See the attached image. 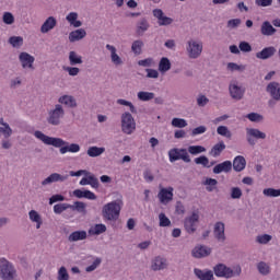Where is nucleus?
Instances as JSON below:
<instances>
[{
  "label": "nucleus",
  "mask_w": 280,
  "mask_h": 280,
  "mask_svg": "<svg viewBox=\"0 0 280 280\" xmlns=\"http://www.w3.org/2000/svg\"><path fill=\"white\" fill-rule=\"evenodd\" d=\"M213 249L206 245H197L191 250V255L195 259H205V257H209Z\"/></svg>",
  "instance_id": "13"
},
{
  "label": "nucleus",
  "mask_w": 280,
  "mask_h": 280,
  "mask_svg": "<svg viewBox=\"0 0 280 280\" xmlns=\"http://www.w3.org/2000/svg\"><path fill=\"white\" fill-rule=\"evenodd\" d=\"M19 60L23 69H32V71H34V60H36V58L30 55V52H21L19 55Z\"/></svg>",
  "instance_id": "16"
},
{
  "label": "nucleus",
  "mask_w": 280,
  "mask_h": 280,
  "mask_svg": "<svg viewBox=\"0 0 280 280\" xmlns=\"http://www.w3.org/2000/svg\"><path fill=\"white\" fill-rule=\"evenodd\" d=\"M121 131L125 135H132L135 130H137V122L135 121V117L129 112H125L121 114Z\"/></svg>",
  "instance_id": "5"
},
{
  "label": "nucleus",
  "mask_w": 280,
  "mask_h": 280,
  "mask_svg": "<svg viewBox=\"0 0 280 280\" xmlns=\"http://www.w3.org/2000/svg\"><path fill=\"white\" fill-rule=\"evenodd\" d=\"M232 167L234 172H244L246 170V159L242 155H238L234 159Z\"/></svg>",
  "instance_id": "27"
},
{
  "label": "nucleus",
  "mask_w": 280,
  "mask_h": 280,
  "mask_svg": "<svg viewBox=\"0 0 280 280\" xmlns=\"http://www.w3.org/2000/svg\"><path fill=\"white\" fill-rule=\"evenodd\" d=\"M205 185H208L206 187L207 191H213L218 185V179L209 177L206 179Z\"/></svg>",
  "instance_id": "51"
},
{
  "label": "nucleus",
  "mask_w": 280,
  "mask_h": 280,
  "mask_svg": "<svg viewBox=\"0 0 280 280\" xmlns=\"http://www.w3.org/2000/svg\"><path fill=\"white\" fill-rule=\"evenodd\" d=\"M172 69V61H170V58L162 57L159 62V71L160 73H167Z\"/></svg>",
  "instance_id": "32"
},
{
  "label": "nucleus",
  "mask_w": 280,
  "mask_h": 280,
  "mask_svg": "<svg viewBox=\"0 0 280 280\" xmlns=\"http://www.w3.org/2000/svg\"><path fill=\"white\" fill-rule=\"evenodd\" d=\"M150 30V23L148 22V19L142 18L138 23H137V28H136V34L138 36H143L145 32Z\"/></svg>",
  "instance_id": "28"
},
{
  "label": "nucleus",
  "mask_w": 280,
  "mask_h": 280,
  "mask_svg": "<svg viewBox=\"0 0 280 280\" xmlns=\"http://www.w3.org/2000/svg\"><path fill=\"white\" fill-rule=\"evenodd\" d=\"M131 51H133L136 56H141V54L143 52V40H135L131 45Z\"/></svg>",
  "instance_id": "36"
},
{
  "label": "nucleus",
  "mask_w": 280,
  "mask_h": 280,
  "mask_svg": "<svg viewBox=\"0 0 280 280\" xmlns=\"http://www.w3.org/2000/svg\"><path fill=\"white\" fill-rule=\"evenodd\" d=\"M62 117H65V108L60 104H57L54 109L48 112L47 122L50 126H60V119Z\"/></svg>",
  "instance_id": "7"
},
{
  "label": "nucleus",
  "mask_w": 280,
  "mask_h": 280,
  "mask_svg": "<svg viewBox=\"0 0 280 280\" xmlns=\"http://www.w3.org/2000/svg\"><path fill=\"white\" fill-rule=\"evenodd\" d=\"M228 69L230 71H244V69H246V67L245 66H240L235 62H229L228 63Z\"/></svg>",
  "instance_id": "61"
},
{
  "label": "nucleus",
  "mask_w": 280,
  "mask_h": 280,
  "mask_svg": "<svg viewBox=\"0 0 280 280\" xmlns=\"http://www.w3.org/2000/svg\"><path fill=\"white\" fill-rule=\"evenodd\" d=\"M240 25H242L241 19H232L228 21V27L230 30H235L236 27H240Z\"/></svg>",
  "instance_id": "58"
},
{
  "label": "nucleus",
  "mask_w": 280,
  "mask_h": 280,
  "mask_svg": "<svg viewBox=\"0 0 280 280\" xmlns=\"http://www.w3.org/2000/svg\"><path fill=\"white\" fill-rule=\"evenodd\" d=\"M266 139V132L257 128H247L246 129V141L248 145L255 147L257 144L256 140Z\"/></svg>",
  "instance_id": "9"
},
{
  "label": "nucleus",
  "mask_w": 280,
  "mask_h": 280,
  "mask_svg": "<svg viewBox=\"0 0 280 280\" xmlns=\"http://www.w3.org/2000/svg\"><path fill=\"white\" fill-rule=\"evenodd\" d=\"M238 49H240V51L248 54V52L253 51V46H250V44L248 42H241L238 44Z\"/></svg>",
  "instance_id": "53"
},
{
  "label": "nucleus",
  "mask_w": 280,
  "mask_h": 280,
  "mask_svg": "<svg viewBox=\"0 0 280 280\" xmlns=\"http://www.w3.org/2000/svg\"><path fill=\"white\" fill-rule=\"evenodd\" d=\"M117 104H119L120 106H128L130 113H132L133 115H137V107H135L132 102L126 101L124 98H119V100H117Z\"/></svg>",
  "instance_id": "42"
},
{
  "label": "nucleus",
  "mask_w": 280,
  "mask_h": 280,
  "mask_svg": "<svg viewBox=\"0 0 280 280\" xmlns=\"http://www.w3.org/2000/svg\"><path fill=\"white\" fill-rule=\"evenodd\" d=\"M217 133L221 137H225L226 139H231V137H233V133L231 132V130H229V127L226 126H219L217 128Z\"/></svg>",
  "instance_id": "40"
},
{
  "label": "nucleus",
  "mask_w": 280,
  "mask_h": 280,
  "mask_svg": "<svg viewBox=\"0 0 280 280\" xmlns=\"http://www.w3.org/2000/svg\"><path fill=\"white\" fill-rule=\"evenodd\" d=\"M104 152H106V149L104 147H90L88 149V156L95 159L96 156H102Z\"/></svg>",
  "instance_id": "34"
},
{
  "label": "nucleus",
  "mask_w": 280,
  "mask_h": 280,
  "mask_svg": "<svg viewBox=\"0 0 280 280\" xmlns=\"http://www.w3.org/2000/svg\"><path fill=\"white\" fill-rule=\"evenodd\" d=\"M224 150H226V144H224V141H220L219 143L214 144L211 148L209 154L210 156H213L214 159H217V156H220V154H222Z\"/></svg>",
  "instance_id": "30"
},
{
  "label": "nucleus",
  "mask_w": 280,
  "mask_h": 280,
  "mask_svg": "<svg viewBox=\"0 0 280 280\" xmlns=\"http://www.w3.org/2000/svg\"><path fill=\"white\" fill-rule=\"evenodd\" d=\"M260 34L262 36H275L277 34V28L268 21L262 22L260 26Z\"/></svg>",
  "instance_id": "25"
},
{
  "label": "nucleus",
  "mask_w": 280,
  "mask_h": 280,
  "mask_svg": "<svg viewBox=\"0 0 280 280\" xmlns=\"http://www.w3.org/2000/svg\"><path fill=\"white\" fill-rule=\"evenodd\" d=\"M101 264H102V258H95V260L92 262V265H90L85 268V271L93 272V270H95Z\"/></svg>",
  "instance_id": "59"
},
{
  "label": "nucleus",
  "mask_w": 280,
  "mask_h": 280,
  "mask_svg": "<svg viewBox=\"0 0 280 280\" xmlns=\"http://www.w3.org/2000/svg\"><path fill=\"white\" fill-rule=\"evenodd\" d=\"M159 220H160V226H172V221L170 220V218H167V215H165V213L161 212L159 214Z\"/></svg>",
  "instance_id": "49"
},
{
  "label": "nucleus",
  "mask_w": 280,
  "mask_h": 280,
  "mask_svg": "<svg viewBox=\"0 0 280 280\" xmlns=\"http://www.w3.org/2000/svg\"><path fill=\"white\" fill-rule=\"evenodd\" d=\"M71 205L69 203H57L54 206V212L57 215H60V213L67 211V209H70Z\"/></svg>",
  "instance_id": "45"
},
{
  "label": "nucleus",
  "mask_w": 280,
  "mask_h": 280,
  "mask_svg": "<svg viewBox=\"0 0 280 280\" xmlns=\"http://www.w3.org/2000/svg\"><path fill=\"white\" fill-rule=\"evenodd\" d=\"M186 51L188 57L192 60L200 58V56H202V42H197L194 39L188 40Z\"/></svg>",
  "instance_id": "8"
},
{
  "label": "nucleus",
  "mask_w": 280,
  "mask_h": 280,
  "mask_svg": "<svg viewBox=\"0 0 280 280\" xmlns=\"http://www.w3.org/2000/svg\"><path fill=\"white\" fill-rule=\"evenodd\" d=\"M275 54H277V48H275V46H269L256 52V58L258 60H268L269 58H272Z\"/></svg>",
  "instance_id": "20"
},
{
  "label": "nucleus",
  "mask_w": 280,
  "mask_h": 280,
  "mask_svg": "<svg viewBox=\"0 0 280 280\" xmlns=\"http://www.w3.org/2000/svg\"><path fill=\"white\" fill-rule=\"evenodd\" d=\"M271 240H272V235H269V234L258 235L256 238L258 244H268V242H270Z\"/></svg>",
  "instance_id": "57"
},
{
  "label": "nucleus",
  "mask_w": 280,
  "mask_h": 280,
  "mask_svg": "<svg viewBox=\"0 0 280 280\" xmlns=\"http://www.w3.org/2000/svg\"><path fill=\"white\" fill-rule=\"evenodd\" d=\"M65 71L69 73V75L75 77L80 73V68L78 67H66L63 68Z\"/></svg>",
  "instance_id": "62"
},
{
  "label": "nucleus",
  "mask_w": 280,
  "mask_h": 280,
  "mask_svg": "<svg viewBox=\"0 0 280 280\" xmlns=\"http://www.w3.org/2000/svg\"><path fill=\"white\" fill-rule=\"evenodd\" d=\"M257 270L262 277H268L270 275V265L266 261H260L257 264Z\"/></svg>",
  "instance_id": "37"
},
{
  "label": "nucleus",
  "mask_w": 280,
  "mask_h": 280,
  "mask_svg": "<svg viewBox=\"0 0 280 280\" xmlns=\"http://www.w3.org/2000/svg\"><path fill=\"white\" fill-rule=\"evenodd\" d=\"M200 220V215L196 212H192L190 217L185 218L184 220V229L189 235H194L197 230L198 221Z\"/></svg>",
  "instance_id": "10"
},
{
  "label": "nucleus",
  "mask_w": 280,
  "mask_h": 280,
  "mask_svg": "<svg viewBox=\"0 0 280 280\" xmlns=\"http://www.w3.org/2000/svg\"><path fill=\"white\" fill-rule=\"evenodd\" d=\"M195 163L196 165H202L203 167H211V165H209V158H207L206 155H200L199 158H196Z\"/></svg>",
  "instance_id": "50"
},
{
  "label": "nucleus",
  "mask_w": 280,
  "mask_h": 280,
  "mask_svg": "<svg viewBox=\"0 0 280 280\" xmlns=\"http://www.w3.org/2000/svg\"><path fill=\"white\" fill-rule=\"evenodd\" d=\"M2 21L5 25H12L14 23V15L10 12H4Z\"/></svg>",
  "instance_id": "56"
},
{
  "label": "nucleus",
  "mask_w": 280,
  "mask_h": 280,
  "mask_svg": "<svg viewBox=\"0 0 280 280\" xmlns=\"http://www.w3.org/2000/svg\"><path fill=\"white\" fill-rule=\"evenodd\" d=\"M0 279L14 280L16 279V268L5 258H0Z\"/></svg>",
  "instance_id": "4"
},
{
  "label": "nucleus",
  "mask_w": 280,
  "mask_h": 280,
  "mask_svg": "<svg viewBox=\"0 0 280 280\" xmlns=\"http://www.w3.org/2000/svg\"><path fill=\"white\" fill-rule=\"evenodd\" d=\"M266 92L270 95L271 100L280 102V83L272 81L267 84Z\"/></svg>",
  "instance_id": "15"
},
{
  "label": "nucleus",
  "mask_w": 280,
  "mask_h": 280,
  "mask_svg": "<svg viewBox=\"0 0 280 280\" xmlns=\"http://www.w3.org/2000/svg\"><path fill=\"white\" fill-rule=\"evenodd\" d=\"M69 62L72 67H74L75 65H82V56L78 55V52L72 50L69 52Z\"/></svg>",
  "instance_id": "38"
},
{
  "label": "nucleus",
  "mask_w": 280,
  "mask_h": 280,
  "mask_svg": "<svg viewBox=\"0 0 280 280\" xmlns=\"http://www.w3.org/2000/svg\"><path fill=\"white\" fill-rule=\"evenodd\" d=\"M28 218H30L31 222H35L36 223V229H40V226H43V218L40 217L38 211L31 210L28 212Z\"/></svg>",
  "instance_id": "33"
},
{
  "label": "nucleus",
  "mask_w": 280,
  "mask_h": 280,
  "mask_svg": "<svg viewBox=\"0 0 280 280\" xmlns=\"http://www.w3.org/2000/svg\"><path fill=\"white\" fill-rule=\"evenodd\" d=\"M194 275L197 277L199 280H214L215 278L213 277V271L211 269H194Z\"/></svg>",
  "instance_id": "21"
},
{
  "label": "nucleus",
  "mask_w": 280,
  "mask_h": 280,
  "mask_svg": "<svg viewBox=\"0 0 280 280\" xmlns=\"http://www.w3.org/2000/svg\"><path fill=\"white\" fill-rule=\"evenodd\" d=\"M167 268V259L161 256H156L151 261V270L158 272L159 270H165Z\"/></svg>",
  "instance_id": "19"
},
{
  "label": "nucleus",
  "mask_w": 280,
  "mask_h": 280,
  "mask_svg": "<svg viewBox=\"0 0 280 280\" xmlns=\"http://www.w3.org/2000/svg\"><path fill=\"white\" fill-rule=\"evenodd\" d=\"M152 62H154V59L147 58L138 61L139 67H152Z\"/></svg>",
  "instance_id": "63"
},
{
  "label": "nucleus",
  "mask_w": 280,
  "mask_h": 280,
  "mask_svg": "<svg viewBox=\"0 0 280 280\" xmlns=\"http://www.w3.org/2000/svg\"><path fill=\"white\" fill-rule=\"evenodd\" d=\"M0 133L3 135L4 139H10L12 137V128L10 125H4V127H0Z\"/></svg>",
  "instance_id": "54"
},
{
  "label": "nucleus",
  "mask_w": 280,
  "mask_h": 280,
  "mask_svg": "<svg viewBox=\"0 0 280 280\" xmlns=\"http://www.w3.org/2000/svg\"><path fill=\"white\" fill-rule=\"evenodd\" d=\"M172 126L174 128H187V120L184 118H173Z\"/></svg>",
  "instance_id": "48"
},
{
  "label": "nucleus",
  "mask_w": 280,
  "mask_h": 280,
  "mask_svg": "<svg viewBox=\"0 0 280 280\" xmlns=\"http://www.w3.org/2000/svg\"><path fill=\"white\" fill-rule=\"evenodd\" d=\"M168 159L171 163H176V161H183L184 163H190L191 158L187 152V149L173 148L168 151Z\"/></svg>",
  "instance_id": "6"
},
{
  "label": "nucleus",
  "mask_w": 280,
  "mask_h": 280,
  "mask_svg": "<svg viewBox=\"0 0 280 280\" xmlns=\"http://www.w3.org/2000/svg\"><path fill=\"white\" fill-rule=\"evenodd\" d=\"M34 137L39 141L44 142L45 145H52L54 148H60L59 149L60 154H67V152L77 153L80 151V144L71 143L69 145V142L62 140L61 138L49 137L43 133V131L40 130H36L34 132Z\"/></svg>",
  "instance_id": "1"
},
{
  "label": "nucleus",
  "mask_w": 280,
  "mask_h": 280,
  "mask_svg": "<svg viewBox=\"0 0 280 280\" xmlns=\"http://www.w3.org/2000/svg\"><path fill=\"white\" fill-rule=\"evenodd\" d=\"M57 280H69V272L66 267L59 268Z\"/></svg>",
  "instance_id": "55"
},
{
  "label": "nucleus",
  "mask_w": 280,
  "mask_h": 280,
  "mask_svg": "<svg viewBox=\"0 0 280 280\" xmlns=\"http://www.w3.org/2000/svg\"><path fill=\"white\" fill-rule=\"evenodd\" d=\"M158 198L161 205H168V202H172V200H174V188H162L158 194Z\"/></svg>",
  "instance_id": "14"
},
{
  "label": "nucleus",
  "mask_w": 280,
  "mask_h": 280,
  "mask_svg": "<svg viewBox=\"0 0 280 280\" xmlns=\"http://www.w3.org/2000/svg\"><path fill=\"white\" fill-rule=\"evenodd\" d=\"M102 233H106V225L104 223L95 224L89 230L90 235H102Z\"/></svg>",
  "instance_id": "35"
},
{
  "label": "nucleus",
  "mask_w": 280,
  "mask_h": 280,
  "mask_svg": "<svg viewBox=\"0 0 280 280\" xmlns=\"http://www.w3.org/2000/svg\"><path fill=\"white\" fill-rule=\"evenodd\" d=\"M262 194H264V196H267L268 198H279L280 189L265 188L262 190Z\"/></svg>",
  "instance_id": "44"
},
{
  "label": "nucleus",
  "mask_w": 280,
  "mask_h": 280,
  "mask_svg": "<svg viewBox=\"0 0 280 280\" xmlns=\"http://www.w3.org/2000/svg\"><path fill=\"white\" fill-rule=\"evenodd\" d=\"M86 231H74L68 236V242H82V240H86Z\"/></svg>",
  "instance_id": "31"
},
{
  "label": "nucleus",
  "mask_w": 280,
  "mask_h": 280,
  "mask_svg": "<svg viewBox=\"0 0 280 280\" xmlns=\"http://www.w3.org/2000/svg\"><path fill=\"white\" fill-rule=\"evenodd\" d=\"M208 102L209 100L205 95H199V97L197 98V104L200 107L207 106Z\"/></svg>",
  "instance_id": "64"
},
{
  "label": "nucleus",
  "mask_w": 280,
  "mask_h": 280,
  "mask_svg": "<svg viewBox=\"0 0 280 280\" xmlns=\"http://www.w3.org/2000/svg\"><path fill=\"white\" fill-rule=\"evenodd\" d=\"M58 102L68 108H78V101L73 95H62L58 98Z\"/></svg>",
  "instance_id": "22"
},
{
  "label": "nucleus",
  "mask_w": 280,
  "mask_h": 280,
  "mask_svg": "<svg viewBox=\"0 0 280 280\" xmlns=\"http://www.w3.org/2000/svg\"><path fill=\"white\" fill-rule=\"evenodd\" d=\"M89 185L93 187V189H100V179L95 177V175H90L89 176Z\"/></svg>",
  "instance_id": "60"
},
{
  "label": "nucleus",
  "mask_w": 280,
  "mask_h": 280,
  "mask_svg": "<svg viewBox=\"0 0 280 280\" xmlns=\"http://www.w3.org/2000/svg\"><path fill=\"white\" fill-rule=\"evenodd\" d=\"M56 25H58V20H56V18L54 16H49L40 26L42 34H47L48 32H51V30H54Z\"/></svg>",
  "instance_id": "24"
},
{
  "label": "nucleus",
  "mask_w": 280,
  "mask_h": 280,
  "mask_svg": "<svg viewBox=\"0 0 280 280\" xmlns=\"http://www.w3.org/2000/svg\"><path fill=\"white\" fill-rule=\"evenodd\" d=\"M106 49L110 51V58L114 65L117 67H119V65H124V60H121V57L117 55V48H115V46L107 44Z\"/></svg>",
  "instance_id": "26"
},
{
  "label": "nucleus",
  "mask_w": 280,
  "mask_h": 280,
  "mask_svg": "<svg viewBox=\"0 0 280 280\" xmlns=\"http://www.w3.org/2000/svg\"><path fill=\"white\" fill-rule=\"evenodd\" d=\"M138 100H140V102H150V100H154V93L141 91L138 93Z\"/></svg>",
  "instance_id": "43"
},
{
  "label": "nucleus",
  "mask_w": 280,
  "mask_h": 280,
  "mask_svg": "<svg viewBox=\"0 0 280 280\" xmlns=\"http://www.w3.org/2000/svg\"><path fill=\"white\" fill-rule=\"evenodd\" d=\"M212 272H214L215 277L222 279H233V277H240L242 275V267L238 265L231 268L225 264L219 262L213 267Z\"/></svg>",
  "instance_id": "3"
},
{
  "label": "nucleus",
  "mask_w": 280,
  "mask_h": 280,
  "mask_svg": "<svg viewBox=\"0 0 280 280\" xmlns=\"http://www.w3.org/2000/svg\"><path fill=\"white\" fill-rule=\"evenodd\" d=\"M231 198H232V200H240V198H242V188L232 187L231 188Z\"/></svg>",
  "instance_id": "52"
},
{
  "label": "nucleus",
  "mask_w": 280,
  "mask_h": 280,
  "mask_svg": "<svg viewBox=\"0 0 280 280\" xmlns=\"http://www.w3.org/2000/svg\"><path fill=\"white\" fill-rule=\"evenodd\" d=\"M246 118L249 119V121H254L256 124L264 121V116L255 112L247 114Z\"/></svg>",
  "instance_id": "46"
},
{
  "label": "nucleus",
  "mask_w": 280,
  "mask_h": 280,
  "mask_svg": "<svg viewBox=\"0 0 280 280\" xmlns=\"http://www.w3.org/2000/svg\"><path fill=\"white\" fill-rule=\"evenodd\" d=\"M72 211H78L79 213H84L86 211V203L82 201H75L74 205H70Z\"/></svg>",
  "instance_id": "41"
},
{
  "label": "nucleus",
  "mask_w": 280,
  "mask_h": 280,
  "mask_svg": "<svg viewBox=\"0 0 280 280\" xmlns=\"http://www.w3.org/2000/svg\"><path fill=\"white\" fill-rule=\"evenodd\" d=\"M231 170H233V163L231 161H224L220 164H217L213 167L212 172L213 174H222V172H224L225 174H229Z\"/></svg>",
  "instance_id": "23"
},
{
  "label": "nucleus",
  "mask_w": 280,
  "mask_h": 280,
  "mask_svg": "<svg viewBox=\"0 0 280 280\" xmlns=\"http://www.w3.org/2000/svg\"><path fill=\"white\" fill-rule=\"evenodd\" d=\"M186 150L189 154H192L194 156H196L197 154H202V152H207V148L202 145H189Z\"/></svg>",
  "instance_id": "39"
},
{
  "label": "nucleus",
  "mask_w": 280,
  "mask_h": 280,
  "mask_svg": "<svg viewBox=\"0 0 280 280\" xmlns=\"http://www.w3.org/2000/svg\"><path fill=\"white\" fill-rule=\"evenodd\" d=\"M69 178V175H61L59 173H52L42 182L43 187L51 185V183H65Z\"/></svg>",
  "instance_id": "18"
},
{
  "label": "nucleus",
  "mask_w": 280,
  "mask_h": 280,
  "mask_svg": "<svg viewBox=\"0 0 280 280\" xmlns=\"http://www.w3.org/2000/svg\"><path fill=\"white\" fill-rule=\"evenodd\" d=\"M224 231H225L224 222L219 221L214 224L213 235L217 241L222 243L226 242V234L224 233Z\"/></svg>",
  "instance_id": "17"
},
{
  "label": "nucleus",
  "mask_w": 280,
  "mask_h": 280,
  "mask_svg": "<svg viewBox=\"0 0 280 280\" xmlns=\"http://www.w3.org/2000/svg\"><path fill=\"white\" fill-rule=\"evenodd\" d=\"M9 43L10 45H12V47L19 48L22 47L23 45V37L21 36H12L9 38Z\"/></svg>",
  "instance_id": "47"
},
{
  "label": "nucleus",
  "mask_w": 280,
  "mask_h": 280,
  "mask_svg": "<svg viewBox=\"0 0 280 280\" xmlns=\"http://www.w3.org/2000/svg\"><path fill=\"white\" fill-rule=\"evenodd\" d=\"M121 213V201H110L103 206L102 217L108 222H117Z\"/></svg>",
  "instance_id": "2"
},
{
  "label": "nucleus",
  "mask_w": 280,
  "mask_h": 280,
  "mask_svg": "<svg viewBox=\"0 0 280 280\" xmlns=\"http://www.w3.org/2000/svg\"><path fill=\"white\" fill-rule=\"evenodd\" d=\"M229 93L232 100L240 102L241 100H244V94L246 93V89L237 85V83H230Z\"/></svg>",
  "instance_id": "11"
},
{
  "label": "nucleus",
  "mask_w": 280,
  "mask_h": 280,
  "mask_svg": "<svg viewBox=\"0 0 280 280\" xmlns=\"http://www.w3.org/2000/svg\"><path fill=\"white\" fill-rule=\"evenodd\" d=\"M153 16L158 19V25H160V27L172 25L174 23V19L165 15L162 9H154Z\"/></svg>",
  "instance_id": "12"
},
{
  "label": "nucleus",
  "mask_w": 280,
  "mask_h": 280,
  "mask_svg": "<svg viewBox=\"0 0 280 280\" xmlns=\"http://www.w3.org/2000/svg\"><path fill=\"white\" fill-rule=\"evenodd\" d=\"M86 37V31L84 28H79L70 32L69 40L70 43H75L77 40H82V38Z\"/></svg>",
  "instance_id": "29"
}]
</instances>
